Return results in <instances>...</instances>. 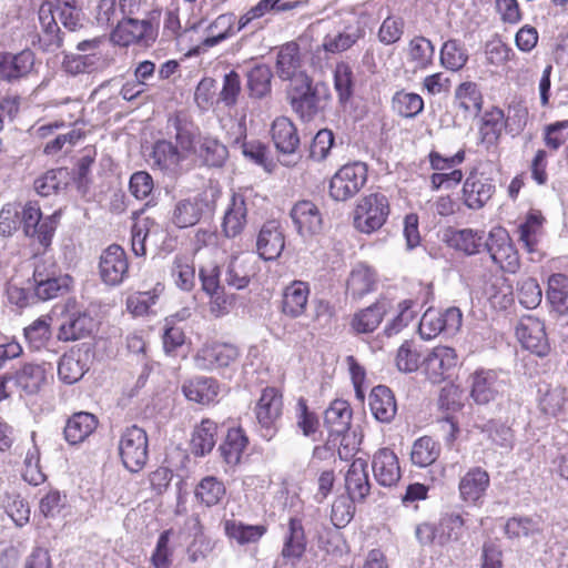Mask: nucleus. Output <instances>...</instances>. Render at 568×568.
<instances>
[{
	"label": "nucleus",
	"instance_id": "obj_1",
	"mask_svg": "<svg viewBox=\"0 0 568 568\" xmlns=\"http://www.w3.org/2000/svg\"><path fill=\"white\" fill-rule=\"evenodd\" d=\"M286 94L292 110L306 122L315 119L326 108L331 98L328 87L323 82L313 84L311 77L288 85Z\"/></svg>",
	"mask_w": 568,
	"mask_h": 568
},
{
	"label": "nucleus",
	"instance_id": "obj_2",
	"mask_svg": "<svg viewBox=\"0 0 568 568\" xmlns=\"http://www.w3.org/2000/svg\"><path fill=\"white\" fill-rule=\"evenodd\" d=\"M13 204L17 205L19 225L24 235L39 243L43 248L50 246L60 221V211L43 216L38 202L28 201L23 204Z\"/></svg>",
	"mask_w": 568,
	"mask_h": 568
},
{
	"label": "nucleus",
	"instance_id": "obj_3",
	"mask_svg": "<svg viewBox=\"0 0 568 568\" xmlns=\"http://www.w3.org/2000/svg\"><path fill=\"white\" fill-rule=\"evenodd\" d=\"M160 16V10H153L148 19L126 18L118 21L116 28L111 33L112 42L120 47L138 44L146 48L152 45L158 38Z\"/></svg>",
	"mask_w": 568,
	"mask_h": 568
},
{
	"label": "nucleus",
	"instance_id": "obj_4",
	"mask_svg": "<svg viewBox=\"0 0 568 568\" xmlns=\"http://www.w3.org/2000/svg\"><path fill=\"white\" fill-rule=\"evenodd\" d=\"M118 449L123 466L131 473L140 471L149 459L146 432L136 425L126 427L120 435Z\"/></svg>",
	"mask_w": 568,
	"mask_h": 568
},
{
	"label": "nucleus",
	"instance_id": "obj_5",
	"mask_svg": "<svg viewBox=\"0 0 568 568\" xmlns=\"http://www.w3.org/2000/svg\"><path fill=\"white\" fill-rule=\"evenodd\" d=\"M215 207V194L206 191L199 192L192 196L180 199L175 202L170 221L179 229L194 226L202 216L211 213Z\"/></svg>",
	"mask_w": 568,
	"mask_h": 568
},
{
	"label": "nucleus",
	"instance_id": "obj_6",
	"mask_svg": "<svg viewBox=\"0 0 568 568\" xmlns=\"http://www.w3.org/2000/svg\"><path fill=\"white\" fill-rule=\"evenodd\" d=\"M352 420L349 404L343 399H335L324 413V425L328 430L326 440L327 449L338 448V455L343 458L341 446L347 448V437Z\"/></svg>",
	"mask_w": 568,
	"mask_h": 568
},
{
	"label": "nucleus",
	"instance_id": "obj_7",
	"mask_svg": "<svg viewBox=\"0 0 568 568\" xmlns=\"http://www.w3.org/2000/svg\"><path fill=\"white\" fill-rule=\"evenodd\" d=\"M389 214L388 199L381 193H373L363 197L354 212V225L362 233H372L379 230Z\"/></svg>",
	"mask_w": 568,
	"mask_h": 568
},
{
	"label": "nucleus",
	"instance_id": "obj_8",
	"mask_svg": "<svg viewBox=\"0 0 568 568\" xmlns=\"http://www.w3.org/2000/svg\"><path fill=\"white\" fill-rule=\"evenodd\" d=\"M283 410L282 394L274 387H266L255 406L260 435L271 440L278 432V424Z\"/></svg>",
	"mask_w": 568,
	"mask_h": 568
},
{
	"label": "nucleus",
	"instance_id": "obj_9",
	"mask_svg": "<svg viewBox=\"0 0 568 568\" xmlns=\"http://www.w3.org/2000/svg\"><path fill=\"white\" fill-rule=\"evenodd\" d=\"M366 180V164L362 162L345 164L331 179L329 195L335 201H346L359 192Z\"/></svg>",
	"mask_w": 568,
	"mask_h": 568
},
{
	"label": "nucleus",
	"instance_id": "obj_10",
	"mask_svg": "<svg viewBox=\"0 0 568 568\" xmlns=\"http://www.w3.org/2000/svg\"><path fill=\"white\" fill-rule=\"evenodd\" d=\"M53 367L48 362L23 363L16 371L10 372L12 386L20 396H32L38 394L52 378Z\"/></svg>",
	"mask_w": 568,
	"mask_h": 568
},
{
	"label": "nucleus",
	"instance_id": "obj_11",
	"mask_svg": "<svg viewBox=\"0 0 568 568\" xmlns=\"http://www.w3.org/2000/svg\"><path fill=\"white\" fill-rule=\"evenodd\" d=\"M485 247L491 261L498 265L501 271L515 274L519 270L520 261L518 252L504 229L490 231L485 241Z\"/></svg>",
	"mask_w": 568,
	"mask_h": 568
},
{
	"label": "nucleus",
	"instance_id": "obj_12",
	"mask_svg": "<svg viewBox=\"0 0 568 568\" xmlns=\"http://www.w3.org/2000/svg\"><path fill=\"white\" fill-rule=\"evenodd\" d=\"M306 550V537L302 521L297 518L288 520L283 537V548L273 568H295Z\"/></svg>",
	"mask_w": 568,
	"mask_h": 568
},
{
	"label": "nucleus",
	"instance_id": "obj_13",
	"mask_svg": "<svg viewBox=\"0 0 568 568\" xmlns=\"http://www.w3.org/2000/svg\"><path fill=\"white\" fill-rule=\"evenodd\" d=\"M470 398L478 405H486L504 392L505 384L494 369L479 368L467 379Z\"/></svg>",
	"mask_w": 568,
	"mask_h": 568
},
{
	"label": "nucleus",
	"instance_id": "obj_14",
	"mask_svg": "<svg viewBox=\"0 0 568 568\" xmlns=\"http://www.w3.org/2000/svg\"><path fill=\"white\" fill-rule=\"evenodd\" d=\"M239 349L231 344L213 343L202 346L194 355V364L201 371L231 367L239 358Z\"/></svg>",
	"mask_w": 568,
	"mask_h": 568
},
{
	"label": "nucleus",
	"instance_id": "obj_15",
	"mask_svg": "<svg viewBox=\"0 0 568 568\" xmlns=\"http://www.w3.org/2000/svg\"><path fill=\"white\" fill-rule=\"evenodd\" d=\"M99 272L103 283L111 286L119 285L126 278L129 262L124 250L120 245L112 244L102 252Z\"/></svg>",
	"mask_w": 568,
	"mask_h": 568
},
{
	"label": "nucleus",
	"instance_id": "obj_16",
	"mask_svg": "<svg viewBox=\"0 0 568 568\" xmlns=\"http://www.w3.org/2000/svg\"><path fill=\"white\" fill-rule=\"evenodd\" d=\"M458 356L456 351L448 346H436L424 359L426 377L438 384L448 378L457 366Z\"/></svg>",
	"mask_w": 568,
	"mask_h": 568
},
{
	"label": "nucleus",
	"instance_id": "obj_17",
	"mask_svg": "<svg viewBox=\"0 0 568 568\" xmlns=\"http://www.w3.org/2000/svg\"><path fill=\"white\" fill-rule=\"evenodd\" d=\"M275 69L278 78L288 81L290 85L298 83L303 78H310L302 68L300 47L295 42H287L280 48Z\"/></svg>",
	"mask_w": 568,
	"mask_h": 568
},
{
	"label": "nucleus",
	"instance_id": "obj_18",
	"mask_svg": "<svg viewBox=\"0 0 568 568\" xmlns=\"http://www.w3.org/2000/svg\"><path fill=\"white\" fill-rule=\"evenodd\" d=\"M38 16L41 28L38 33V44L42 51L54 52L63 43L61 30L54 17V3L52 1L42 2Z\"/></svg>",
	"mask_w": 568,
	"mask_h": 568
},
{
	"label": "nucleus",
	"instance_id": "obj_19",
	"mask_svg": "<svg viewBox=\"0 0 568 568\" xmlns=\"http://www.w3.org/2000/svg\"><path fill=\"white\" fill-rule=\"evenodd\" d=\"M516 335L523 347L538 356H546L549 343L544 323L538 318L528 316L523 318L516 327Z\"/></svg>",
	"mask_w": 568,
	"mask_h": 568
},
{
	"label": "nucleus",
	"instance_id": "obj_20",
	"mask_svg": "<svg viewBox=\"0 0 568 568\" xmlns=\"http://www.w3.org/2000/svg\"><path fill=\"white\" fill-rule=\"evenodd\" d=\"M495 185L484 173L471 172L463 185L464 203L468 209H481L493 196Z\"/></svg>",
	"mask_w": 568,
	"mask_h": 568
},
{
	"label": "nucleus",
	"instance_id": "obj_21",
	"mask_svg": "<svg viewBox=\"0 0 568 568\" xmlns=\"http://www.w3.org/2000/svg\"><path fill=\"white\" fill-rule=\"evenodd\" d=\"M34 64V54L31 50L18 53L0 52V80L8 82L28 75Z\"/></svg>",
	"mask_w": 568,
	"mask_h": 568
},
{
	"label": "nucleus",
	"instance_id": "obj_22",
	"mask_svg": "<svg viewBox=\"0 0 568 568\" xmlns=\"http://www.w3.org/2000/svg\"><path fill=\"white\" fill-rule=\"evenodd\" d=\"M372 469L381 486L392 487L400 479L398 458L389 448H381L375 453Z\"/></svg>",
	"mask_w": 568,
	"mask_h": 568
},
{
	"label": "nucleus",
	"instance_id": "obj_23",
	"mask_svg": "<svg viewBox=\"0 0 568 568\" xmlns=\"http://www.w3.org/2000/svg\"><path fill=\"white\" fill-rule=\"evenodd\" d=\"M489 475L480 467L469 469L458 485L459 496L463 501L479 505L489 487Z\"/></svg>",
	"mask_w": 568,
	"mask_h": 568
},
{
	"label": "nucleus",
	"instance_id": "obj_24",
	"mask_svg": "<svg viewBox=\"0 0 568 568\" xmlns=\"http://www.w3.org/2000/svg\"><path fill=\"white\" fill-rule=\"evenodd\" d=\"M285 246L284 233L276 221L266 222L257 236L256 247L260 256L265 261L277 258Z\"/></svg>",
	"mask_w": 568,
	"mask_h": 568
},
{
	"label": "nucleus",
	"instance_id": "obj_25",
	"mask_svg": "<svg viewBox=\"0 0 568 568\" xmlns=\"http://www.w3.org/2000/svg\"><path fill=\"white\" fill-rule=\"evenodd\" d=\"M291 217L297 232L303 236L316 234L322 230V214L311 201L297 202L291 210Z\"/></svg>",
	"mask_w": 568,
	"mask_h": 568
},
{
	"label": "nucleus",
	"instance_id": "obj_26",
	"mask_svg": "<svg viewBox=\"0 0 568 568\" xmlns=\"http://www.w3.org/2000/svg\"><path fill=\"white\" fill-rule=\"evenodd\" d=\"M184 396L201 405H209L216 400L220 385L213 377L197 376L183 383Z\"/></svg>",
	"mask_w": 568,
	"mask_h": 568
},
{
	"label": "nucleus",
	"instance_id": "obj_27",
	"mask_svg": "<svg viewBox=\"0 0 568 568\" xmlns=\"http://www.w3.org/2000/svg\"><path fill=\"white\" fill-rule=\"evenodd\" d=\"M186 158L178 146L166 140L155 142L151 159L153 168H158L169 175H175L179 172L181 162Z\"/></svg>",
	"mask_w": 568,
	"mask_h": 568
},
{
	"label": "nucleus",
	"instance_id": "obj_28",
	"mask_svg": "<svg viewBox=\"0 0 568 568\" xmlns=\"http://www.w3.org/2000/svg\"><path fill=\"white\" fill-rule=\"evenodd\" d=\"M507 128V120L501 109L493 106L486 110L479 120V139L486 148L498 143L503 131Z\"/></svg>",
	"mask_w": 568,
	"mask_h": 568
},
{
	"label": "nucleus",
	"instance_id": "obj_29",
	"mask_svg": "<svg viewBox=\"0 0 568 568\" xmlns=\"http://www.w3.org/2000/svg\"><path fill=\"white\" fill-rule=\"evenodd\" d=\"M272 140L277 151L282 154L292 155L300 145V136L294 123L286 116L276 118L273 121Z\"/></svg>",
	"mask_w": 568,
	"mask_h": 568
},
{
	"label": "nucleus",
	"instance_id": "obj_30",
	"mask_svg": "<svg viewBox=\"0 0 568 568\" xmlns=\"http://www.w3.org/2000/svg\"><path fill=\"white\" fill-rule=\"evenodd\" d=\"M345 487L349 498L354 501H362L369 494L371 484L366 460L362 458L353 460L345 476Z\"/></svg>",
	"mask_w": 568,
	"mask_h": 568
},
{
	"label": "nucleus",
	"instance_id": "obj_31",
	"mask_svg": "<svg viewBox=\"0 0 568 568\" xmlns=\"http://www.w3.org/2000/svg\"><path fill=\"white\" fill-rule=\"evenodd\" d=\"M247 206L243 194L234 193L231 199L222 223V230L226 237H235L243 231L246 224Z\"/></svg>",
	"mask_w": 568,
	"mask_h": 568
},
{
	"label": "nucleus",
	"instance_id": "obj_32",
	"mask_svg": "<svg viewBox=\"0 0 568 568\" xmlns=\"http://www.w3.org/2000/svg\"><path fill=\"white\" fill-rule=\"evenodd\" d=\"M98 418L88 412L74 413L64 427L65 440L71 445L84 442L98 427Z\"/></svg>",
	"mask_w": 568,
	"mask_h": 568
},
{
	"label": "nucleus",
	"instance_id": "obj_33",
	"mask_svg": "<svg viewBox=\"0 0 568 568\" xmlns=\"http://www.w3.org/2000/svg\"><path fill=\"white\" fill-rule=\"evenodd\" d=\"M310 287L306 282L294 281L285 287L283 293L282 311L291 317L301 316L307 305Z\"/></svg>",
	"mask_w": 568,
	"mask_h": 568
},
{
	"label": "nucleus",
	"instance_id": "obj_34",
	"mask_svg": "<svg viewBox=\"0 0 568 568\" xmlns=\"http://www.w3.org/2000/svg\"><path fill=\"white\" fill-rule=\"evenodd\" d=\"M369 407L373 416L382 423H389L397 410L395 397L392 390L384 385H378L372 389L369 395Z\"/></svg>",
	"mask_w": 568,
	"mask_h": 568
},
{
	"label": "nucleus",
	"instance_id": "obj_35",
	"mask_svg": "<svg viewBox=\"0 0 568 568\" xmlns=\"http://www.w3.org/2000/svg\"><path fill=\"white\" fill-rule=\"evenodd\" d=\"M92 329L93 318L87 313L74 312L60 325L58 338L64 342L77 341L90 335Z\"/></svg>",
	"mask_w": 568,
	"mask_h": 568
},
{
	"label": "nucleus",
	"instance_id": "obj_36",
	"mask_svg": "<svg viewBox=\"0 0 568 568\" xmlns=\"http://www.w3.org/2000/svg\"><path fill=\"white\" fill-rule=\"evenodd\" d=\"M236 16L233 12H226L217 16L206 28V37L202 44L212 48L222 41H225L236 34Z\"/></svg>",
	"mask_w": 568,
	"mask_h": 568
},
{
	"label": "nucleus",
	"instance_id": "obj_37",
	"mask_svg": "<svg viewBox=\"0 0 568 568\" xmlns=\"http://www.w3.org/2000/svg\"><path fill=\"white\" fill-rule=\"evenodd\" d=\"M362 37L358 30L355 31H343L335 36H326L320 47L314 51L313 60L318 59L327 60L328 53L335 54L341 53L352 48L357 40Z\"/></svg>",
	"mask_w": 568,
	"mask_h": 568
},
{
	"label": "nucleus",
	"instance_id": "obj_38",
	"mask_svg": "<svg viewBox=\"0 0 568 568\" xmlns=\"http://www.w3.org/2000/svg\"><path fill=\"white\" fill-rule=\"evenodd\" d=\"M87 357V354L80 351L64 354L58 364L59 378L65 384H74L80 381L89 369Z\"/></svg>",
	"mask_w": 568,
	"mask_h": 568
},
{
	"label": "nucleus",
	"instance_id": "obj_39",
	"mask_svg": "<svg viewBox=\"0 0 568 568\" xmlns=\"http://www.w3.org/2000/svg\"><path fill=\"white\" fill-rule=\"evenodd\" d=\"M267 531L265 525H247L240 520L224 521V532L239 545L256 544Z\"/></svg>",
	"mask_w": 568,
	"mask_h": 568
},
{
	"label": "nucleus",
	"instance_id": "obj_40",
	"mask_svg": "<svg viewBox=\"0 0 568 568\" xmlns=\"http://www.w3.org/2000/svg\"><path fill=\"white\" fill-rule=\"evenodd\" d=\"M248 445V438L240 427L229 429L219 450L224 462L230 466L240 464L242 455Z\"/></svg>",
	"mask_w": 568,
	"mask_h": 568
},
{
	"label": "nucleus",
	"instance_id": "obj_41",
	"mask_svg": "<svg viewBox=\"0 0 568 568\" xmlns=\"http://www.w3.org/2000/svg\"><path fill=\"white\" fill-rule=\"evenodd\" d=\"M390 307L387 300H379L367 308L355 315L353 327L358 333H371L381 324L383 317Z\"/></svg>",
	"mask_w": 568,
	"mask_h": 568
},
{
	"label": "nucleus",
	"instance_id": "obj_42",
	"mask_svg": "<svg viewBox=\"0 0 568 568\" xmlns=\"http://www.w3.org/2000/svg\"><path fill=\"white\" fill-rule=\"evenodd\" d=\"M195 498L206 507H213L222 504L226 496L224 483L215 476L202 478L194 490Z\"/></svg>",
	"mask_w": 568,
	"mask_h": 568
},
{
	"label": "nucleus",
	"instance_id": "obj_43",
	"mask_svg": "<svg viewBox=\"0 0 568 568\" xmlns=\"http://www.w3.org/2000/svg\"><path fill=\"white\" fill-rule=\"evenodd\" d=\"M104 64L102 54L95 53H70L65 54L62 61V69L70 75L91 73Z\"/></svg>",
	"mask_w": 568,
	"mask_h": 568
},
{
	"label": "nucleus",
	"instance_id": "obj_44",
	"mask_svg": "<svg viewBox=\"0 0 568 568\" xmlns=\"http://www.w3.org/2000/svg\"><path fill=\"white\" fill-rule=\"evenodd\" d=\"M376 286L374 270L364 264H358L351 273L347 282V292L353 298L359 300L371 293Z\"/></svg>",
	"mask_w": 568,
	"mask_h": 568
},
{
	"label": "nucleus",
	"instance_id": "obj_45",
	"mask_svg": "<svg viewBox=\"0 0 568 568\" xmlns=\"http://www.w3.org/2000/svg\"><path fill=\"white\" fill-rule=\"evenodd\" d=\"M484 292L495 307L507 308L514 302L513 285L504 275L491 276Z\"/></svg>",
	"mask_w": 568,
	"mask_h": 568
},
{
	"label": "nucleus",
	"instance_id": "obj_46",
	"mask_svg": "<svg viewBox=\"0 0 568 568\" xmlns=\"http://www.w3.org/2000/svg\"><path fill=\"white\" fill-rule=\"evenodd\" d=\"M486 240L483 231L463 229L450 231L447 241L456 250L463 251L467 255H473L478 253L481 246H485Z\"/></svg>",
	"mask_w": 568,
	"mask_h": 568
},
{
	"label": "nucleus",
	"instance_id": "obj_47",
	"mask_svg": "<svg viewBox=\"0 0 568 568\" xmlns=\"http://www.w3.org/2000/svg\"><path fill=\"white\" fill-rule=\"evenodd\" d=\"M435 47L425 37L413 38L408 43L407 60L413 64L414 70H424L433 63Z\"/></svg>",
	"mask_w": 568,
	"mask_h": 568
},
{
	"label": "nucleus",
	"instance_id": "obj_48",
	"mask_svg": "<svg viewBox=\"0 0 568 568\" xmlns=\"http://www.w3.org/2000/svg\"><path fill=\"white\" fill-rule=\"evenodd\" d=\"M542 530V523L538 516L511 517L505 525V532L509 538H534Z\"/></svg>",
	"mask_w": 568,
	"mask_h": 568
},
{
	"label": "nucleus",
	"instance_id": "obj_49",
	"mask_svg": "<svg viewBox=\"0 0 568 568\" xmlns=\"http://www.w3.org/2000/svg\"><path fill=\"white\" fill-rule=\"evenodd\" d=\"M217 425L211 419H203L192 435V450L196 456L209 454L216 444Z\"/></svg>",
	"mask_w": 568,
	"mask_h": 568
},
{
	"label": "nucleus",
	"instance_id": "obj_50",
	"mask_svg": "<svg viewBox=\"0 0 568 568\" xmlns=\"http://www.w3.org/2000/svg\"><path fill=\"white\" fill-rule=\"evenodd\" d=\"M547 300L560 315L568 313V277L564 274H552L548 280Z\"/></svg>",
	"mask_w": 568,
	"mask_h": 568
},
{
	"label": "nucleus",
	"instance_id": "obj_51",
	"mask_svg": "<svg viewBox=\"0 0 568 568\" xmlns=\"http://www.w3.org/2000/svg\"><path fill=\"white\" fill-rule=\"evenodd\" d=\"M440 455V445L429 436L416 439L410 452L412 463L418 467L434 464Z\"/></svg>",
	"mask_w": 568,
	"mask_h": 568
},
{
	"label": "nucleus",
	"instance_id": "obj_52",
	"mask_svg": "<svg viewBox=\"0 0 568 568\" xmlns=\"http://www.w3.org/2000/svg\"><path fill=\"white\" fill-rule=\"evenodd\" d=\"M169 134L173 135L178 149L186 155L194 150L193 125L180 115L171 116L168 121Z\"/></svg>",
	"mask_w": 568,
	"mask_h": 568
},
{
	"label": "nucleus",
	"instance_id": "obj_53",
	"mask_svg": "<svg viewBox=\"0 0 568 568\" xmlns=\"http://www.w3.org/2000/svg\"><path fill=\"white\" fill-rule=\"evenodd\" d=\"M392 109L403 118H415L423 111L424 100L417 93L400 90L392 98Z\"/></svg>",
	"mask_w": 568,
	"mask_h": 568
},
{
	"label": "nucleus",
	"instance_id": "obj_54",
	"mask_svg": "<svg viewBox=\"0 0 568 568\" xmlns=\"http://www.w3.org/2000/svg\"><path fill=\"white\" fill-rule=\"evenodd\" d=\"M539 393H541L539 407L542 413L557 417L567 410L568 398L565 388L560 386L547 387L545 390L539 388Z\"/></svg>",
	"mask_w": 568,
	"mask_h": 568
},
{
	"label": "nucleus",
	"instance_id": "obj_55",
	"mask_svg": "<svg viewBox=\"0 0 568 568\" xmlns=\"http://www.w3.org/2000/svg\"><path fill=\"white\" fill-rule=\"evenodd\" d=\"M196 152L206 165L216 168L222 166L229 155L226 146L212 136L202 138Z\"/></svg>",
	"mask_w": 568,
	"mask_h": 568
},
{
	"label": "nucleus",
	"instance_id": "obj_56",
	"mask_svg": "<svg viewBox=\"0 0 568 568\" xmlns=\"http://www.w3.org/2000/svg\"><path fill=\"white\" fill-rule=\"evenodd\" d=\"M437 526L439 531V546H445L463 537L465 519L460 514L447 513L442 516Z\"/></svg>",
	"mask_w": 568,
	"mask_h": 568
},
{
	"label": "nucleus",
	"instance_id": "obj_57",
	"mask_svg": "<svg viewBox=\"0 0 568 568\" xmlns=\"http://www.w3.org/2000/svg\"><path fill=\"white\" fill-rule=\"evenodd\" d=\"M272 71L266 64H257L247 73V88L253 98L262 99L271 92Z\"/></svg>",
	"mask_w": 568,
	"mask_h": 568
},
{
	"label": "nucleus",
	"instance_id": "obj_58",
	"mask_svg": "<svg viewBox=\"0 0 568 568\" xmlns=\"http://www.w3.org/2000/svg\"><path fill=\"white\" fill-rule=\"evenodd\" d=\"M455 100L465 112L478 113L481 110L483 97L473 82L462 83L455 91Z\"/></svg>",
	"mask_w": 568,
	"mask_h": 568
},
{
	"label": "nucleus",
	"instance_id": "obj_59",
	"mask_svg": "<svg viewBox=\"0 0 568 568\" xmlns=\"http://www.w3.org/2000/svg\"><path fill=\"white\" fill-rule=\"evenodd\" d=\"M70 276H58V278L41 280L38 284H32L33 296L37 302H44L63 294L70 284Z\"/></svg>",
	"mask_w": 568,
	"mask_h": 568
},
{
	"label": "nucleus",
	"instance_id": "obj_60",
	"mask_svg": "<svg viewBox=\"0 0 568 568\" xmlns=\"http://www.w3.org/2000/svg\"><path fill=\"white\" fill-rule=\"evenodd\" d=\"M468 54L457 40H447L440 49L442 64L452 71L460 70L467 62Z\"/></svg>",
	"mask_w": 568,
	"mask_h": 568
},
{
	"label": "nucleus",
	"instance_id": "obj_61",
	"mask_svg": "<svg viewBox=\"0 0 568 568\" xmlns=\"http://www.w3.org/2000/svg\"><path fill=\"white\" fill-rule=\"evenodd\" d=\"M50 318L39 317L24 328V337L32 349H41L51 336Z\"/></svg>",
	"mask_w": 568,
	"mask_h": 568
},
{
	"label": "nucleus",
	"instance_id": "obj_62",
	"mask_svg": "<svg viewBox=\"0 0 568 568\" xmlns=\"http://www.w3.org/2000/svg\"><path fill=\"white\" fill-rule=\"evenodd\" d=\"M54 11H58L64 28L75 31L83 26L82 12L75 4V0H54Z\"/></svg>",
	"mask_w": 568,
	"mask_h": 568
},
{
	"label": "nucleus",
	"instance_id": "obj_63",
	"mask_svg": "<svg viewBox=\"0 0 568 568\" xmlns=\"http://www.w3.org/2000/svg\"><path fill=\"white\" fill-rule=\"evenodd\" d=\"M353 70L349 64L339 62L334 71V87L341 103H346L353 94Z\"/></svg>",
	"mask_w": 568,
	"mask_h": 568
},
{
	"label": "nucleus",
	"instance_id": "obj_64",
	"mask_svg": "<svg viewBox=\"0 0 568 568\" xmlns=\"http://www.w3.org/2000/svg\"><path fill=\"white\" fill-rule=\"evenodd\" d=\"M517 295L519 303L531 310L540 304L542 291L535 278L525 277L518 282Z\"/></svg>",
	"mask_w": 568,
	"mask_h": 568
}]
</instances>
